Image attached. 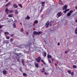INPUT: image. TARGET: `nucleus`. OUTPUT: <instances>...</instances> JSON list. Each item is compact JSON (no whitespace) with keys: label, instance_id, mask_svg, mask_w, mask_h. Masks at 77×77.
<instances>
[{"label":"nucleus","instance_id":"nucleus-1","mask_svg":"<svg viewBox=\"0 0 77 77\" xmlns=\"http://www.w3.org/2000/svg\"><path fill=\"white\" fill-rule=\"evenodd\" d=\"M41 57H38V58H37L35 60L36 61H37V62L38 63H39V62H40V61H41L42 62H43V64L44 65H46V63L44 61V60H41Z\"/></svg>","mask_w":77,"mask_h":77},{"label":"nucleus","instance_id":"nucleus-2","mask_svg":"<svg viewBox=\"0 0 77 77\" xmlns=\"http://www.w3.org/2000/svg\"><path fill=\"white\" fill-rule=\"evenodd\" d=\"M33 33L34 35H39L40 34H42V32L38 31L36 32V31H34L33 32Z\"/></svg>","mask_w":77,"mask_h":77},{"label":"nucleus","instance_id":"nucleus-3","mask_svg":"<svg viewBox=\"0 0 77 77\" xmlns=\"http://www.w3.org/2000/svg\"><path fill=\"white\" fill-rule=\"evenodd\" d=\"M32 44L31 43H30L29 44L25 45H20V46H23V45H24L25 48H27V47H28L29 46H30V45H32Z\"/></svg>","mask_w":77,"mask_h":77},{"label":"nucleus","instance_id":"nucleus-4","mask_svg":"<svg viewBox=\"0 0 77 77\" xmlns=\"http://www.w3.org/2000/svg\"><path fill=\"white\" fill-rule=\"evenodd\" d=\"M62 15V13L61 12H59L57 14V16L58 17H60Z\"/></svg>","mask_w":77,"mask_h":77},{"label":"nucleus","instance_id":"nucleus-5","mask_svg":"<svg viewBox=\"0 0 77 77\" xmlns=\"http://www.w3.org/2000/svg\"><path fill=\"white\" fill-rule=\"evenodd\" d=\"M5 43L7 44H8L9 43V41L6 40H4L3 42V44H5Z\"/></svg>","mask_w":77,"mask_h":77},{"label":"nucleus","instance_id":"nucleus-6","mask_svg":"<svg viewBox=\"0 0 77 77\" xmlns=\"http://www.w3.org/2000/svg\"><path fill=\"white\" fill-rule=\"evenodd\" d=\"M49 24H50V23H49V21H48L46 23V25H45V26L46 27H47V28H48V26L49 25Z\"/></svg>","mask_w":77,"mask_h":77},{"label":"nucleus","instance_id":"nucleus-7","mask_svg":"<svg viewBox=\"0 0 77 77\" xmlns=\"http://www.w3.org/2000/svg\"><path fill=\"white\" fill-rule=\"evenodd\" d=\"M42 56L44 57H46V56H47V52L45 51H44L43 54H42Z\"/></svg>","mask_w":77,"mask_h":77},{"label":"nucleus","instance_id":"nucleus-8","mask_svg":"<svg viewBox=\"0 0 77 77\" xmlns=\"http://www.w3.org/2000/svg\"><path fill=\"white\" fill-rule=\"evenodd\" d=\"M9 11V9H8V8H5V12L6 13V14H9V13L8 12Z\"/></svg>","mask_w":77,"mask_h":77},{"label":"nucleus","instance_id":"nucleus-9","mask_svg":"<svg viewBox=\"0 0 77 77\" xmlns=\"http://www.w3.org/2000/svg\"><path fill=\"white\" fill-rule=\"evenodd\" d=\"M41 4H42V6L43 7H44L45 6V2H41Z\"/></svg>","mask_w":77,"mask_h":77},{"label":"nucleus","instance_id":"nucleus-10","mask_svg":"<svg viewBox=\"0 0 77 77\" xmlns=\"http://www.w3.org/2000/svg\"><path fill=\"white\" fill-rule=\"evenodd\" d=\"M67 8V5H65L64 6L63 8V10H65V9H66Z\"/></svg>","mask_w":77,"mask_h":77},{"label":"nucleus","instance_id":"nucleus-11","mask_svg":"<svg viewBox=\"0 0 77 77\" xmlns=\"http://www.w3.org/2000/svg\"><path fill=\"white\" fill-rule=\"evenodd\" d=\"M13 7H14V8H18V6L17 5H16V4H14L13 5Z\"/></svg>","mask_w":77,"mask_h":77},{"label":"nucleus","instance_id":"nucleus-12","mask_svg":"<svg viewBox=\"0 0 77 77\" xmlns=\"http://www.w3.org/2000/svg\"><path fill=\"white\" fill-rule=\"evenodd\" d=\"M30 18V17H29V15L27 16L26 17H25V19L26 20H29Z\"/></svg>","mask_w":77,"mask_h":77},{"label":"nucleus","instance_id":"nucleus-13","mask_svg":"<svg viewBox=\"0 0 77 77\" xmlns=\"http://www.w3.org/2000/svg\"><path fill=\"white\" fill-rule=\"evenodd\" d=\"M10 5H11V2H9L7 3V4H6L5 6L6 7L9 6Z\"/></svg>","mask_w":77,"mask_h":77},{"label":"nucleus","instance_id":"nucleus-14","mask_svg":"<svg viewBox=\"0 0 77 77\" xmlns=\"http://www.w3.org/2000/svg\"><path fill=\"white\" fill-rule=\"evenodd\" d=\"M34 65L37 68H38V63H35L34 64Z\"/></svg>","mask_w":77,"mask_h":77},{"label":"nucleus","instance_id":"nucleus-15","mask_svg":"<svg viewBox=\"0 0 77 77\" xmlns=\"http://www.w3.org/2000/svg\"><path fill=\"white\" fill-rule=\"evenodd\" d=\"M44 9V7H42L41 8V9L40 10V12H42V11L43 9Z\"/></svg>","mask_w":77,"mask_h":77},{"label":"nucleus","instance_id":"nucleus-16","mask_svg":"<svg viewBox=\"0 0 77 77\" xmlns=\"http://www.w3.org/2000/svg\"><path fill=\"white\" fill-rule=\"evenodd\" d=\"M2 72L4 74H7V72L6 71H2Z\"/></svg>","mask_w":77,"mask_h":77},{"label":"nucleus","instance_id":"nucleus-17","mask_svg":"<svg viewBox=\"0 0 77 77\" xmlns=\"http://www.w3.org/2000/svg\"><path fill=\"white\" fill-rule=\"evenodd\" d=\"M24 60H22V63L23 65V66H24L25 65H24Z\"/></svg>","mask_w":77,"mask_h":77},{"label":"nucleus","instance_id":"nucleus-18","mask_svg":"<svg viewBox=\"0 0 77 77\" xmlns=\"http://www.w3.org/2000/svg\"><path fill=\"white\" fill-rule=\"evenodd\" d=\"M72 68H73L74 69H75V68H77V66H75V65H73L72 66Z\"/></svg>","mask_w":77,"mask_h":77},{"label":"nucleus","instance_id":"nucleus-19","mask_svg":"<svg viewBox=\"0 0 77 77\" xmlns=\"http://www.w3.org/2000/svg\"><path fill=\"white\" fill-rule=\"evenodd\" d=\"M6 47L7 48H9V47H11V45L10 44L8 45H6Z\"/></svg>","mask_w":77,"mask_h":77},{"label":"nucleus","instance_id":"nucleus-20","mask_svg":"<svg viewBox=\"0 0 77 77\" xmlns=\"http://www.w3.org/2000/svg\"><path fill=\"white\" fill-rule=\"evenodd\" d=\"M71 74L72 76V77H73V76H74V73L73 72H71Z\"/></svg>","mask_w":77,"mask_h":77},{"label":"nucleus","instance_id":"nucleus-21","mask_svg":"<svg viewBox=\"0 0 77 77\" xmlns=\"http://www.w3.org/2000/svg\"><path fill=\"white\" fill-rule=\"evenodd\" d=\"M67 72L69 74H71V72L70 70H68Z\"/></svg>","mask_w":77,"mask_h":77},{"label":"nucleus","instance_id":"nucleus-22","mask_svg":"<svg viewBox=\"0 0 77 77\" xmlns=\"http://www.w3.org/2000/svg\"><path fill=\"white\" fill-rule=\"evenodd\" d=\"M67 15L68 16V17H69L71 15V14L69 13H68L67 14Z\"/></svg>","mask_w":77,"mask_h":77},{"label":"nucleus","instance_id":"nucleus-23","mask_svg":"<svg viewBox=\"0 0 77 77\" xmlns=\"http://www.w3.org/2000/svg\"><path fill=\"white\" fill-rule=\"evenodd\" d=\"M38 23V20H35V21L34 22V23H35V24H37Z\"/></svg>","mask_w":77,"mask_h":77},{"label":"nucleus","instance_id":"nucleus-24","mask_svg":"<svg viewBox=\"0 0 77 77\" xmlns=\"http://www.w3.org/2000/svg\"><path fill=\"white\" fill-rule=\"evenodd\" d=\"M13 27H14V28L16 27V25H15V23H14L13 24Z\"/></svg>","mask_w":77,"mask_h":77},{"label":"nucleus","instance_id":"nucleus-25","mask_svg":"<svg viewBox=\"0 0 77 77\" xmlns=\"http://www.w3.org/2000/svg\"><path fill=\"white\" fill-rule=\"evenodd\" d=\"M15 13L16 14H18V11L17 10H16L15 11Z\"/></svg>","mask_w":77,"mask_h":77},{"label":"nucleus","instance_id":"nucleus-26","mask_svg":"<svg viewBox=\"0 0 77 77\" xmlns=\"http://www.w3.org/2000/svg\"><path fill=\"white\" fill-rule=\"evenodd\" d=\"M5 35H8L9 34V32H5L4 33Z\"/></svg>","mask_w":77,"mask_h":77},{"label":"nucleus","instance_id":"nucleus-27","mask_svg":"<svg viewBox=\"0 0 77 77\" xmlns=\"http://www.w3.org/2000/svg\"><path fill=\"white\" fill-rule=\"evenodd\" d=\"M8 17H12V14H9L8 15Z\"/></svg>","mask_w":77,"mask_h":77},{"label":"nucleus","instance_id":"nucleus-28","mask_svg":"<svg viewBox=\"0 0 77 77\" xmlns=\"http://www.w3.org/2000/svg\"><path fill=\"white\" fill-rule=\"evenodd\" d=\"M18 5L19 6H20V8H23V6H22V5L18 4Z\"/></svg>","mask_w":77,"mask_h":77},{"label":"nucleus","instance_id":"nucleus-29","mask_svg":"<svg viewBox=\"0 0 77 77\" xmlns=\"http://www.w3.org/2000/svg\"><path fill=\"white\" fill-rule=\"evenodd\" d=\"M14 12V11L12 10L9 11V12L10 13H12V12Z\"/></svg>","mask_w":77,"mask_h":77},{"label":"nucleus","instance_id":"nucleus-30","mask_svg":"<svg viewBox=\"0 0 77 77\" xmlns=\"http://www.w3.org/2000/svg\"><path fill=\"white\" fill-rule=\"evenodd\" d=\"M23 76H26L27 75V74H26L25 73H23Z\"/></svg>","mask_w":77,"mask_h":77},{"label":"nucleus","instance_id":"nucleus-31","mask_svg":"<svg viewBox=\"0 0 77 77\" xmlns=\"http://www.w3.org/2000/svg\"><path fill=\"white\" fill-rule=\"evenodd\" d=\"M11 42H12L14 41V39L13 38H11L10 40Z\"/></svg>","mask_w":77,"mask_h":77},{"label":"nucleus","instance_id":"nucleus-32","mask_svg":"<svg viewBox=\"0 0 77 77\" xmlns=\"http://www.w3.org/2000/svg\"><path fill=\"white\" fill-rule=\"evenodd\" d=\"M69 13L71 14L72 13V10H71L69 11Z\"/></svg>","mask_w":77,"mask_h":77},{"label":"nucleus","instance_id":"nucleus-33","mask_svg":"<svg viewBox=\"0 0 77 77\" xmlns=\"http://www.w3.org/2000/svg\"><path fill=\"white\" fill-rule=\"evenodd\" d=\"M20 30H21V32H23V31H24L23 28H21L20 29Z\"/></svg>","mask_w":77,"mask_h":77},{"label":"nucleus","instance_id":"nucleus-34","mask_svg":"<svg viewBox=\"0 0 77 77\" xmlns=\"http://www.w3.org/2000/svg\"><path fill=\"white\" fill-rule=\"evenodd\" d=\"M6 39H9V37L7 36L6 37Z\"/></svg>","mask_w":77,"mask_h":77},{"label":"nucleus","instance_id":"nucleus-35","mask_svg":"<svg viewBox=\"0 0 77 77\" xmlns=\"http://www.w3.org/2000/svg\"><path fill=\"white\" fill-rule=\"evenodd\" d=\"M66 12H67V10H65V11H64V14H66Z\"/></svg>","mask_w":77,"mask_h":77},{"label":"nucleus","instance_id":"nucleus-36","mask_svg":"<svg viewBox=\"0 0 77 77\" xmlns=\"http://www.w3.org/2000/svg\"><path fill=\"white\" fill-rule=\"evenodd\" d=\"M47 57L48 58V59H50V57H49V55H48V54Z\"/></svg>","mask_w":77,"mask_h":77},{"label":"nucleus","instance_id":"nucleus-37","mask_svg":"<svg viewBox=\"0 0 77 77\" xmlns=\"http://www.w3.org/2000/svg\"><path fill=\"white\" fill-rule=\"evenodd\" d=\"M68 51H65V53L66 54H67V53H68Z\"/></svg>","mask_w":77,"mask_h":77},{"label":"nucleus","instance_id":"nucleus-38","mask_svg":"<svg viewBox=\"0 0 77 77\" xmlns=\"http://www.w3.org/2000/svg\"><path fill=\"white\" fill-rule=\"evenodd\" d=\"M3 32V30L2 29L0 30V33H2Z\"/></svg>","mask_w":77,"mask_h":77},{"label":"nucleus","instance_id":"nucleus-39","mask_svg":"<svg viewBox=\"0 0 77 77\" xmlns=\"http://www.w3.org/2000/svg\"><path fill=\"white\" fill-rule=\"evenodd\" d=\"M14 34H11V37L14 36Z\"/></svg>","mask_w":77,"mask_h":77},{"label":"nucleus","instance_id":"nucleus-40","mask_svg":"<svg viewBox=\"0 0 77 77\" xmlns=\"http://www.w3.org/2000/svg\"><path fill=\"white\" fill-rule=\"evenodd\" d=\"M69 50H70V49H69V48H68L67 49V51L68 52L69 51Z\"/></svg>","mask_w":77,"mask_h":77},{"label":"nucleus","instance_id":"nucleus-41","mask_svg":"<svg viewBox=\"0 0 77 77\" xmlns=\"http://www.w3.org/2000/svg\"><path fill=\"white\" fill-rule=\"evenodd\" d=\"M48 62H49V63H51V61H50V60H48Z\"/></svg>","mask_w":77,"mask_h":77},{"label":"nucleus","instance_id":"nucleus-42","mask_svg":"<svg viewBox=\"0 0 77 77\" xmlns=\"http://www.w3.org/2000/svg\"><path fill=\"white\" fill-rule=\"evenodd\" d=\"M45 75H48V74H47V73H46V72H45Z\"/></svg>","mask_w":77,"mask_h":77},{"label":"nucleus","instance_id":"nucleus-43","mask_svg":"<svg viewBox=\"0 0 77 77\" xmlns=\"http://www.w3.org/2000/svg\"><path fill=\"white\" fill-rule=\"evenodd\" d=\"M17 61H18V62H20V60H19L18 59H17Z\"/></svg>","mask_w":77,"mask_h":77},{"label":"nucleus","instance_id":"nucleus-44","mask_svg":"<svg viewBox=\"0 0 77 77\" xmlns=\"http://www.w3.org/2000/svg\"><path fill=\"white\" fill-rule=\"evenodd\" d=\"M49 57H50V58H51V55H49Z\"/></svg>","mask_w":77,"mask_h":77},{"label":"nucleus","instance_id":"nucleus-45","mask_svg":"<svg viewBox=\"0 0 77 77\" xmlns=\"http://www.w3.org/2000/svg\"><path fill=\"white\" fill-rule=\"evenodd\" d=\"M75 34H77V31L75 30Z\"/></svg>","mask_w":77,"mask_h":77},{"label":"nucleus","instance_id":"nucleus-46","mask_svg":"<svg viewBox=\"0 0 77 77\" xmlns=\"http://www.w3.org/2000/svg\"><path fill=\"white\" fill-rule=\"evenodd\" d=\"M60 45V43L58 42L57 44V45Z\"/></svg>","mask_w":77,"mask_h":77},{"label":"nucleus","instance_id":"nucleus-47","mask_svg":"<svg viewBox=\"0 0 77 77\" xmlns=\"http://www.w3.org/2000/svg\"><path fill=\"white\" fill-rule=\"evenodd\" d=\"M2 27H3L2 26H0V29H2Z\"/></svg>","mask_w":77,"mask_h":77},{"label":"nucleus","instance_id":"nucleus-48","mask_svg":"<svg viewBox=\"0 0 77 77\" xmlns=\"http://www.w3.org/2000/svg\"><path fill=\"white\" fill-rule=\"evenodd\" d=\"M26 35H28V34H29V33L28 32H26Z\"/></svg>","mask_w":77,"mask_h":77},{"label":"nucleus","instance_id":"nucleus-49","mask_svg":"<svg viewBox=\"0 0 77 77\" xmlns=\"http://www.w3.org/2000/svg\"><path fill=\"white\" fill-rule=\"evenodd\" d=\"M19 69L20 71H21V72H22V71L21 70V68L20 69Z\"/></svg>","mask_w":77,"mask_h":77},{"label":"nucleus","instance_id":"nucleus-50","mask_svg":"<svg viewBox=\"0 0 77 77\" xmlns=\"http://www.w3.org/2000/svg\"><path fill=\"white\" fill-rule=\"evenodd\" d=\"M51 60H52V62H53V59H51Z\"/></svg>","mask_w":77,"mask_h":77},{"label":"nucleus","instance_id":"nucleus-51","mask_svg":"<svg viewBox=\"0 0 77 77\" xmlns=\"http://www.w3.org/2000/svg\"><path fill=\"white\" fill-rule=\"evenodd\" d=\"M75 21L77 23V19L75 20Z\"/></svg>","mask_w":77,"mask_h":77},{"label":"nucleus","instance_id":"nucleus-52","mask_svg":"<svg viewBox=\"0 0 77 77\" xmlns=\"http://www.w3.org/2000/svg\"><path fill=\"white\" fill-rule=\"evenodd\" d=\"M28 65H29V66H32V65H31V64H29Z\"/></svg>","mask_w":77,"mask_h":77},{"label":"nucleus","instance_id":"nucleus-53","mask_svg":"<svg viewBox=\"0 0 77 77\" xmlns=\"http://www.w3.org/2000/svg\"><path fill=\"white\" fill-rule=\"evenodd\" d=\"M16 55H17V56H18V53H16Z\"/></svg>","mask_w":77,"mask_h":77},{"label":"nucleus","instance_id":"nucleus-54","mask_svg":"<svg viewBox=\"0 0 77 77\" xmlns=\"http://www.w3.org/2000/svg\"><path fill=\"white\" fill-rule=\"evenodd\" d=\"M55 66H57V64H56V63H55Z\"/></svg>","mask_w":77,"mask_h":77},{"label":"nucleus","instance_id":"nucleus-55","mask_svg":"<svg viewBox=\"0 0 77 77\" xmlns=\"http://www.w3.org/2000/svg\"><path fill=\"white\" fill-rule=\"evenodd\" d=\"M75 9H77V6H76L75 7Z\"/></svg>","mask_w":77,"mask_h":77},{"label":"nucleus","instance_id":"nucleus-56","mask_svg":"<svg viewBox=\"0 0 77 77\" xmlns=\"http://www.w3.org/2000/svg\"><path fill=\"white\" fill-rule=\"evenodd\" d=\"M66 10V11H68L69 10V9H67Z\"/></svg>","mask_w":77,"mask_h":77},{"label":"nucleus","instance_id":"nucleus-57","mask_svg":"<svg viewBox=\"0 0 77 77\" xmlns=\"http://www.w3.org/2000/svg\"><path fill=\"white\" fill-rule=\"evenodd\" d=\"M20 24H21V25H22V23L21 22H20Z\"/></svg>","mask_w":77,"mask_h":77},{"label":"nucleus","instance_id":"nucleus-58","mask_svg":"<svg viewBox=\"0 0 77 77\" xmlns=\"http://www.w3.org/2000/svg\"><path fill=\"white\" fill-rule=\"evenodd\" d=\"M42 17H43V15L41 16V18H42Z\"/></svg>","mask_w":77,"mask_h":77},{"label":"nucleus","instance_id":"nucleus-59","mask_svg":"<svg viewBox=\"0 0 77 77\" xmlns=\"http://www.w3.org/2000/svg\"><path fill=\"white\" fill-rule=\"evenodd\" d=\"M42 72H44V71L42 70Z\"/></svg>","mask_w":77,"mask_h":77},{"label":"nucleus","instance_id":"nucleus-60","mask_svg":"<svg viewBox=\"0 0 77 77\" xmlns=\"http://www.w3.org/2000/svg\"><path fill=\"white\" fill-rule=\"evenodd\" d=\"M6 2H8V0H6Z\"/></svg>","mask_w":77,"mask_h":77},{"label":"nucleus","instance_id":"nucleus-61","mask_svg":"<svg viewBox=\"0 0 77 77\" xmlns=\"http://www.w3.org/2000/svg\"><path fill=\"white\" fill-rule=\"evenodd\" d=\"M76 30H75L76 31H77V28H76Z\"/></svg>","mask_w":77,"mask_h":77},{"label":"nucleus","instance_id":"nucleus-62","mask_svg":"<svg viewBox=\"0 0 77 77\" xmlns=\"http://www.w3.org/2000/svg\"><path fill=\"white\" fill-rule=\"evenodd\" d=\"M41 65H42V66H43V64H42Z\"/></svg>","mask_w":77,"mask_h":77},{"label":"nucleus","instance_id":"nucleus-63","mask_svg":"<svg viewBox=\"0 0 77 77\" xmlns=\"http://www.w3.org/2000/svg\"><path fill=\"white\" fill-rule=\"evenodd\" d=\"M57 63H58V62H57Z\"/></svg>","mask_w":77,"mask_h":77},{"label":"nucleus","instance_id":"nucleus-64","mask_svg":"<svg viewBox=\"0 0 77 77\" xmlns=\"http://www.w3.org/2000/svg\"><path fill=\"white\" fill-rule=\"evenodd\" d=\"M42 69H43L44 70V68H43Z\"/></svg>","mask_w":77,"mask_h":77}]
</instances>
